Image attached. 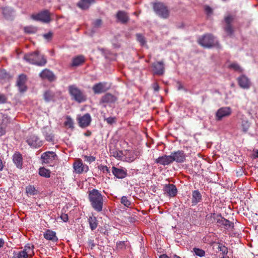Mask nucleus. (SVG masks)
Listing matches in <instances>:
<instances>
[{
	"label": "nucleus",
	"mask_w": 258,
	"mask_h": 258,
	"mask_svg": "<svg viewBox=\"0 0 258 258\" xmlns=\"http://www.w3.org/2000/svg\"><path fill=\"white\" fill-rule=\"evenodd\" d=\"M88 199L92 208L97 212L102 211L104 197L97 189L88 191Z\"/></svg>",
	"instance_id": "nucleus-1"
},
{
	"label": "nucleus",
	"mask_w": 258,
	"mask_h": 258,
	"mask_svg": "<svg viewBox=\"0 0 258 258\" xmlns=\"http://www.w3.org/2000/svg\"><path fill=\"white\" fill-rule=\"evenodd\" d=\"M206 219L208 222L218 223L226 229L234 228V223L222 217L221 215H216L215 213L207 215Z\"/></svg>",
	"instance_id": "nucleus-2"
},
{
	"label": "nucleus",
	"mask_w": 258,
	"mask_h": 258,
	"mask_svg": "<svg viewBox=\"0 0 258 258\" xmlns=\"http://www.w3.org/2000/svg\"><path fill=\"white\" fill-rule=\"evenodd\" d=\"M24 59L31 64L40 67L44 66L47 62L44 56L40 54L38 51L25 54Z\"/></svg>",
	"instance_id": "nucleus-3"
},
{
	"label": "nucleus",
	"mask_w": 258,
	"mask_h": 258,
	"mask_svg": "<svg viewBox=\"0 0 258 258\" xmlns=\"http://www.w3.org/2000/svg\"><path fill=\"white\" fill-rule=\"evenodd\" d=\"M153 9L155 13L163 19H167L169 16L170 12L167 7L162 3H154Z\"/></svg>",
	"instance_id": "nucleus-4"
},
{
	"label": "nucleus",
	"mask_w": 258,
	"mask_h": 258,
	"mask_svg": "<svg viewBox=\"0 0 258 258\" xmlns=\"http://www.w3.org/2000/svg\"><path fill=\"white\" fill-rule=\"evenodd\" d=\"M69 92L72 98L78 103H81L86 100V96L78 88L74 85L69 87Z\"/></svg>",
	"instance_id": "nucleus-5"
},
{
	"label": "nucleus",
	"mask_w": 258,
	"mask_h": 258,
	"mask_svg": "<svg viewBox=\"0 0 258 258\" xmlns=\"http://www.w3.org/2000/svg\"><path fill=\"white\" fill-rule=\"evenodd\" d=\"M198 43L205 48H210L218 44L214 36L210 34L204 35L200 38L198 39Z\"/></svg>",
	"instance_id": "nucleus-6"
},
{
	"label": "nucleus",
	"mask_w": 258,
	"mask_h": 258,
	"mask_svg": "<svg viewBox=\"0 0 258 258\" xmlns=\"http://www.w3.org/2000/svg\"><path fill=\"white\" fill-rule=\"evenodd\" d=\"M11 122V119L8 114L0 112V137L6 135L7 128Z\"/></svg>",
	"instance_id": "nucleus-7"
},
{
	"label": "nucleus",
	"mask_w": 258,
	"mask_h": 258,
	"mask_svg": "<svg viewBox=\"0 0 258 258\" xmlns=\"http://www.w3.org/2000/svg\"><path fill=\"white\" fill-rule=\"evenodd\" d=\"M31 19L37 21L48 23L50 21V15L48 10H45L36 14H32Z\"/></svg>",
	"instance_id": "nucleus-8"
},
{
	"label": "nucleus",
	"mask_w": 258,
	"mask_h": 258,
	"mask_svg": "<svg viewBox=\"0 0 258 258\" xmlns=\"http://www.w3.org/2000/svg\"><path fill=\"white\" fill-rule=\"evenodd\" d=\"M27 143L32 148H37L42 146V141L35 135H30L27 140Z\"/></svg>",
	"instance_id": "nucleus-9"
},
{
	"label": "nucleus",
	"mask_w": 258,
	"mask_h": 258,
	"mask_svg": "<svg viewBox=\"0 0 258 258\" xmlns=\"http://www.w3.org/2000/svg\"><path fill=\"white\" fill-rule=\"evenodd\" d=\"M75 171L77 174H81L83 172H87L89 170L87 165L84 164L81 159H78L73 164Z\"/></svg>",
	"instance_id": "nucleus-10"
},
{
	"label": "nucleus",
	"mask_w": 258,
	"mask_h": 258,
	"mask_svg": "<svg viewBox=\"0 0 258 258\" xmlns=\"http://www.w3.org/2000/svg\"><path fill=\"white\" fill-rule=\"evenodd\" d=\"M225 26L224 28V31L227 34L231 36L233 34L234 29L232 26L231 23L233 21L234 18L232 16H228L225 17Z\"/></svg>",
	"instance_id": "nucleus-11"
},
{
	"label": "nucleus",
	"mask_w": 258,
	"mask_h": 258,
	"mask_svg": "<svg viewBox=\"0 0 258 258\" xmlns=\"http://www.w3.org/2000/svg\"><path fill=\"white\" fill-rule=\"evenodd\" d=\"M78 120L79 126L82 128H85L90 124L91 117L89 113H87L84 115L78 117Z\"/></svg>",
	"instance_id": "nucleus-12"
},
{
	"label": "nucleus",
	"mask_w": 258,
	"mask_h": 258,
	"mask_svg": "<svg viewBox=\"0 0 258 258\" xmlns=\"http://www.w3.org/2000/svg\"><path fill=\"white\" fill-rule=\"evenodd\" d=\"M172 162L175 161L178 163H183L185 160V155L182 151H177L176 152L171 153Z\"/></svg>",
	"instance_id": "nucleus-13"
},
{
	"label": "nucleus",
	"mask_w": 258,
	"mask_h": 258,
	"mask_svg": "<svg viewBox=\"0 0 258 258\" xmlns=\"http://www.w3.org/2000/svg\"><path fill=\"white\" fill-rule=\"evenodd\" d=\"M164 194L170 197H174L177 195V189L176 186L173 184H165L163 187Z\"/></svg>",
	"instance_id": "nucleus-14"
},
{
	"label": "nucleus",
	"mask_w": 258,
	"mask_h": 258,
	"mask_svg": "<svg viewBox=\"0 0 258 258\" xmlns=\"http://www.w3.org/2000/svg\"><path fill=\"white\" fill-rule=\"evenodd\" d=\"M231 113V108L229 107H221L216 112V119L220 120L224 117L228 116Z\"/></svg>",
	"instance_id": "nucleus-15"
},
{
	"label": "nucleus",
	"mask_w": 258,
	"mask_h": 258,
	"mask_svg": "<svg viewBox=\"0 0 258 258\" xmlns=\"http://www.w3.org/2000/svg\"><path fill=\"white\" fill-rule=\"evenodd\" d=\"M112 174L117 178L122 179L127 176V170L125 169L118 168L113 166L112 168Z\"/></svg>",
	"instance_id": "nucleus-16"
},
{
	"label": "nucleus",
	"mask_w": 258,
	"mask_h": 258,
	"mask_svg": "<svg viewBox=\"0 0 258 258\" xmlns=\"http://www.w3.org/2000/svg\"><path fill=\"white\" fill-rule=\"evenodd\" d=\"M57 157L56 154L52 151H47L43 153L41 155V159L45 163H49L55 159Z\"/></svg>",
	"instance_id": "nucleus-17"
},
{
	"label": "nucleus",
	"mask_w": 258,
	"mask_h": 258,
	"mask_svg": "<svg viewBox=\"0 0 258 258\" xmlns=\"http://www.w3.org/2000/svg\"><path fill=\"white\" fill-rule=\"evenodd\" d=\"M107 83L105 82H100L95 84L92 88L93 91L95 94H100L107 91L108 88L106 86Z\"/></svg>",
	"instance_id": "nucleus-18"
},
{
	"label": "nucleus",
	"mask_w": 258,
	"mask_h": 258,
	"mask_svg": "<svg viewBox=\"0 0 258 258\" xmlns=\"http://www.w3.org/2000/svg\"><path fill=\"white\" fill-rule=\"evenodd\" d=\"M154 73L158 75H162L164 73V64L163 61H160L153 64Z\"/></svg>",
	"instance_id": "nucleus-19"
},
{
	"label": "nucleus",
	"mask_w": 258,
	"mask_h": 258,
	"mask_svg": "<svg viewBox=\"0 0 258 258\" xmlns=\"http://www.w3.org/2000/svg\"><path fill=\"white\" fill-rule=\"evenodd\" d=\"M39 76L43 79H47L50 82L55 79V77L52 72L48 69L43 70L40 74Z\"/></svg>",
	"instance_id": "nucleus-20"
},
{
	"label": "nucleus",
	"mask_w": 258,
	"mask_h": 258,
	"mask_svg": "<svg viewBox=\"0 0 258 258\" xmlns=\"http://www.w3.org/2000/svg\"><path fill=\"white\" fill-rule=\"evenodd\" d=\"M237 81L239 86L243 89H248L250 86V82L244 75L240 76L237 78Z\"/></svg>",
	"instance_id": "nucleus-21"
},
{
	"label": "nucleus",
	"mask_w": 258,
	"mask_h": 258,
	"mask_svg": "<svg viewBox=\"0 0 258 258\" xmlns=\"http://www.w3.org/2000/svg\"><path fill=\"white\" fill-rule=\"evenodd\" d=\"M13 161L16 166L19 169H22L23 159L22 155L19 152H16L13 156Z\"/></svg>",
	"instance_id": "nucleus-22"
},
{
	"label": "nucleus",
	"mask_w": 258,
	"mask_h": 258,
	"mask_svg": "<svg viewBox=\"0 0 258 258\" xmlns=\"http://www.w3.org/2000/svg\"><path fill=\"white\" fill-rule=\"evenodd\" d=\"M155 163L164 166L168 165L172 163L171 156L170 155H164L159 157L155 160Z\"/></svg>",
	"instance_id": "nucleus-23"
},
{
	"label": "nucleus",
	"mask_w": 258,
	"mask_h": 258,
	"mask_svg": "<svg viewBox=\"0 0 258 258\" xmlns=\"http://www.w3.org/2000/svg\"><path fill=\"white\" fill-rule=\"evenodd\" d=\"M117 20L122 24H126L129 21V17L126 12L123 11H119L116 14Z\"/></svg>",
	"instance_id": "nucleus-24"
},
{
	"label": "nucleus",
	"mask_w": 258,
	"mask_h": 258,
	"mask_svg": "<svg viewBox=\"0 0 258 258\" xmlns=\"http://www.w3.org/2000/svg\"><path fill=\"white\" fill-rule=\"evenodd\" d=\"M44 237L48 240L53 242H56L58 241V238L56 235L55 232L51 230H47L43 234Z\"/></svg>",
	"instance_id": "nucleus-25"
},
{
	"label": "nucleus",
	"mask_w": 258,
	"mask_h": 258,
	"mask_svg": "<svg viewBox=\"0 0 258 258\" xmlns=\"http://www.w3.org/2000/svg\"><path fill=\"white\" fill-rule=\"evenodd\" d=\"M117 100L115 96L110 93H107L103 96L100 102L105 103H111L115 102Z\"/></svg>",
	"instance_id": "nucleus-26"
},
{
	"label": "nucleus",
	"mask_w": 258,
	"mask_h": 258,
	"mask_svg": "<svg viewBox=\"0 0 258 258\" xmlns=\"http://www.w3.org/2000/svg\"><path fill=\"white\" fill-rule=\"evenodd\" d=\"M94 2V0H80L77 6L82 10H86L88 9L90 5Z\"/></svg>",
	"instance_id": "nucleus-27"
},
{
	"label": "nucleus",
	"mask_w": 258,
	"mask_h": 258,
	"mask_svg": "<svg viewBox=\"0 0 258 258\" xmlns=\"http://www.w3.org/2000/svg\"><path fill=\"white\" fill-rule=\"evenodd\" d=\"M202 200V195L198 190H194L192 192V204L196 205Z\"/></svg>",
	"instance_id": "nucleus-28"
},
{
	"label": "nucleus",
	"mask_w": 258,
	"mask_h": 258,
	"mask_svg": "<svg viewBox=\"0 0 258 258\" xmlns=\"http://www.w3.org/2000/svg\"><path fill=\"white\" fill-rule=\"evenodd\" d=\"M85 61V58L83 55H78L72 59V66L77 67L83 64Z\"/></svg>",
	"instance_id": "nucleus-29"
},
{
	"label": "nucleus",
	"mask_w": 258,
	"mask_h": 258,
	"mask_svg": "<svg viewBox=\"0 0 258 258\" xmlns=\"http://www.w3.org/2000/svg\"><path fill=\"white\" fill-rule=\"evenodd\" d=\"M34 245H31L29 244H27L25 246L24 249L20 251L21 252H24L26 253V257L28 258L29 256L32 257L33 255L34 254L33 249H34Z\"/></svg>",
	"instance_id": "nucleus-30"
},
{
	"label": "nucleus",
	"mask_w": 258,
	"mask_h": 258,
	"mask_svg": "<svg viewBox=\"0 0 258 258\" xmlns=\"http://www.w3.org/2000/svg\"><path fill=\"white\" fill-rule=\"evenodd\" d=\"M88 223L91 229L93 231L98 226V222L97 218L94 216H91L88 218Z\"/></svg>",
	"instance_id": "nucleus-31"
},
{
	"label": "nucleus",
	"mask_w": 258,
	"mask_h": 258,
	"mask_svg": "<svg viewBox=\"0 0 258 258\" xmlns=\"http://www.w3.org/2000/svg\"><path fill=\"white\" fill-rule=\"evenodd\" d=\"M43 134L47 141L49 142H53L54 136L50 130L44 128Z\"/></svg>",
	"instance_id": "nucleus-32"
},
{
	"label": "nucleus",
	"mask_w": 258,
	"mask_h": 258,
	"mask_svg": "<svg viewBox=\"0 0 258 258\" xmlns=\"http://www.w3.org/2000/svg\"><path fill=\"white\" fill-rule=\"evenodd\" d=\"M218 250L217 252L221 251L223 255H225L228 253V248L219 242H214Z\"/></svg>",
	"instance_id": "nucleus-33"
},
{
	"label": "nucleus",
	"mask_w": 258,
	"mask_h": 258,
	"mask_svg": "<svg viewBox=\"0 0 258 258\" xmlns=\"http://www.w3.org/2000/svg\"><path fill=\"white\" fill-rule=\"evenodd\" d=\"M54 96V93L49 90L45 91L43 94L44 99L46 102H50L53 100Z\"/></svg>",
	"instance_id": "nucleus-34"
},
{
	"label": "nucleus",
	"mask_w": 258,
	"mask_h": 258,
	"mask_svg": "<svg viewBox=\"0 0 258 258\" xmlns=\"http://www.w3.org/2000/svg\"><path fill=\"white\" fill-rule=\"evenodd\" d=\"M51 172L44 167H41L39 169V174L42 177L48 178L50 176Z\"/></svg>",
	"instance_id": "nucleus-35"
},
{
	"label": "nucleus",
	"mask_w": 258,
	"mask_h": 258,
	"mask_svg": "<svg viewBox=\"0 0 258 258\" xmlns=\"http://www.w3.org/2000/svg\"><path fill=\"white\" fill-rule=\"evenodd\" d=\"M26 190L27 194L30 195H35L37 194V190L36 189L35 187L33 185H28L26 187Z\"/></svg>",
	"instance_id": "nucleus-36"
},
{
	"label": "nucleus",
	"mask_w": 258,
	"mask_h": 258,
	"mask_svg": "<svg viewBox=\"0 0 258 258\" xmlns=\"http://www.w3.org/2000/svg\"><path fill=\"white\" fill-rule=\"evenodd\" d=\"M13 10L9 8H4L3 9V14L6 19H9L11 17Z\"/></svg>",
	"instance_id": "nucleus-37"
},
{
	"label": "nucleus",
	"mask_w": 258,
	"mask_h": 258,
	"mask_svg": "<svg viewBox=\"0 0 258 258\" xmlns=\"http://www.w3.org/2000/svg\"><path fill=\"white\" fill-rule=\"evenodd\" d=\"M137 41L141 44V45L143 46L146 44V38L144 36L140 33H137L136 35Z\"/></svg>",
	"instance_id": "nucleus-38"
},
{
	"label": "nucleus",
	"mask_w": 258,
	"mask_h": 258,
	"mask_svg": "<svg viewBox=\"0 0 258 258\" xmlns=\"http://www.w3.org/2000/svg\"><path fill=\"white\" fill-rule=\"evenodd\" d=\"M24 29L27 34H34L37 31V27L32 26L25 27Z\"/></svg>",
	"instance_id": "nucleus-39"
},
{
	"label": "nucleus",
	"mask_w": 258,
	"mask_h": 258,
	"mask_svg": "<svg viewBox=\"0 0 258 258\" xmlns=\"http://www.w3.org/2000/svg\"><path fill=\"white\" fill-rule=\"evenodd\" d=\"M110 153L113 157L118 159H121L123 156V153L121 151L112 150Z\"/></svg>",
	"instance_id": "nucleus-40"
},
{
	"label": "nucleus",
	"mask_w": 258,
	"mask_h": 258,
	"mask_svg": "<svg viewBox=\"0 0 258 258\" xmlns=\"http://www.w3.org/2000/svg\"><path fill=\"white\" fill-rule=\"evenodd\" d=\"M193 251L195 252V254L200 257H203L205 255V251L200 248L194 247L193 248Z\"/></svg>",
	"instance_id": "nucleus-41"
},
{
	"label": "nucleus",
	"mask_w": 258,
	"mask_h": 258,
	"mask_svg": "<svg viewBox=\"0 0 258 258\" xmlns=\"http://www.w3.org/2000/svg\"><path fill=\"white\" fill-rule=\"evenodd\" d=\"M26 81V76L23 74L20 75L18 79L17 85L25 84Z\"/></svg>",
	"instance_id": "nucleus-42"
},
{
	"label": "nucleus",
	"mask_w": 258,
	"mask_h": 258,
	"mask_svg": "<svg viewBox=\"0 0 258 258\" xmlns=\"http://www.w3.org/2000/svg\"><path fill=\"white\" fill-rule=\"evenodd\" d=\"M241 126L242 131L245 133L248 131L250 126V123L247 120H243L242 121Z\"/></svg>",
	"instance_id": "nucleus-43"
},
{
	"label": "nucleus",
	"mask_w": 258,
	"mask_h": 258,
	"mask_svg": "<svg viewBox=\"0 0 258 258\" xmlns=\"http://www.w3.org/2000/svg\"><path fill=\"white\" fill-rule=\"evenodd\" d=\"M10 258H27L26 253L21 251L14 252L13 256Z\"/></svg>",
	"instance_id": "nucleus-44"
},
{
	"label": "nucleus",
	"mask_w": 258,
	"mask_h": 258,
	"mask_svg": "<svg viewBox=\"0 0 258 258\" xmlns=\"http://www.w3.org/2000/svg\"><path fill=\"white\" fill-rule=\"evenodd\" d=\"M64 125L71 128H74V122L72 118L70 117L67 118V120L64 122Z\"/></svg>",
	"instance_id": "nucleus-45"
},
{
	"label": "nucleus",
	"mask_w": 258,
	"mask_h": 258,
	"mask_svg": "<svg viewBox=\"0 0 258 258\" xmlns=\"http://www.w3.org/2000/svg\"><path fill=\"white\" fill-rule=\"evenodd\" d=\"M121 203L127 207H128L131 205V202L127 200V197L125 196L121 198Z\"/></svg>",
	"instance_id": "nucleus-46"
},
{
	"label": "nucleus",
	"mask_w": 258,
	"mask_h": 258,
	"mask_svg": "<svg viewBox=\"0 0 258 258\" xmlns=\"http://www.w3.org/2000/svg\"><path fill=\"white\" fill-rule=\"evenodd\" d=\"M84 160L89 163L93 162L95 161L96 158L93 156L84 155L83 156Z\"/></svg>",
	"instance_id": "nucleus-47"
},
{
	"label": "nucleus",
	"mask_w": 258,
	"mask_h": 258,
	"mask_svg": "<svg viewBox=\"0 0 258 258\" xmlns=\"http://www.w3.org/2000/svg\"><path fill=\"white\" fill-rule=\"evenodd\" d=\"M52 36L53 33L52 32H49L48 33L43 35V37L48 41L52 39Z\"/></svg>",
	"instance_id": "nucleus-48"
},
{
	"label": "nucleus",
	"mask_w": 258,
	"mask_h": 258,
	"mask_svg": "<svg viewBox=\"0 0 258 258\" xmlns=\"http://www.w3.org/2000/svg\"><path fill=\"white\" fill-rule=\"evenodd\" d=\"M108 124H112L115 122L116 121V118L115 117H109L106 118H105L104 119Z\"/></svg>",
	"instance_id": "nucleus-49"
},
{
	"label": "nucleus",
	"mask_w": 258,
	"mask_h": 258,
	"mask_svg": "<svg viewBox=\"0 0 258 258\" xmlns=\"http://www.w3.org/2000/svg\"><path fill=\"white\" fill-rule=\"evenodd\" d=\"M116 246L118 248L123 249L125 247V241H119L116 243Z\"/></svg>",
	"instance_id": "nucleus-50"
},
{
	"label": "nucleus",
	"mask_w": 258,
	"mask_h": 258,
	"mask_svg": "<svg viewBox=\"0 0 258 258\" xmlns=\"http://www.w3.org/2000/svg\"><path fill=\"white\" fill-rule=\"evenodd\" d=\"M229 67L232 69H233L235 71H240V66L236 63H233L231 64L229 66Z\"/></svg>",
	"instance_id": "nucleus-51"
},
{
	"label": "nucleus",
	"mask_w": 258,
	"mask_h": 258,
	"mask_svg": "<svg viewBox=\"0 0 258 258\" xmlns=\"http://www.w3.org/2000/svg\"><path fill=\"white\" fill-rule=\"evenodd\" d=\"M99 168L104 173H109L110 172L109 168L106 166L101 165Z\"/></svg>",
	"instance_id": "nucleus-52"
},
{
	"label": "nucleus",
	"mask_w": 258,
	"mask_h": 258,
	"mask_svg": "<svg viewBox=\"0 0 258 258\" xmlns=\"http://www.w3.org/2000/svg\"><path fill=\"white\" fill-rule=\"evenodd\" d=\"M7 98L5 95L0 93V104H4L7 102Z\"/></svg>",
	"instance_id": "nucleus-53"
},
{
	"label": "nucleus",
	"mask_w": 258,
	"mask_h": 258,
	"mask_svg": "<svg viewBox=\"0 0 258 258\" xmlns=\"http://www.w3.org/2000/svg\"><path fill=\"white\" fill-rule=\"evenodd\" d=\"M60 218L64 222L68 221L69 217L68 214H67L62 213L60 216Z\"/></svg>",
	"instance_id": "nucleus-54"
},
{
	"label": "nucleus",
	"mask_w": 258,
	"mask_h": 258,
	"mask_svg": "<svg viewBox=\"0 0 258 258\" xmlns=\"http://www.w3.org/2000/svg\"><path fill=\"white\" fill-rule=\"evenodd\" d=\"M101 24L102 21L101 19H97L93 23L94 26L95 27H99Z\"/></svg>",
	"instance_id": "nucleus-55"
},
{
	"label": "nucleus",
	"mask_w": 258,
	"mask_h": 258,
	"mask_svg": "<svg viewBox=\"0 0 258 258\" xmlns=\"http://www.w3.org/2000/svg\"><path fill=\"white\" fill-rule=\"evenodd\" d=\"M17 86H18L20 92H25L27 89V88L26 86L25 85V84L17 85Z\"/></svg>",
	"instance_id": "nucleus-56"
},
{
	"label": "nucleus",
	"mask_w": 258,
	"mask_h": 258,
	"mask_svg": "<svg viewBox=\"0 0 258 258\" xmlns=\"http://www.w3.org/2000/svg\"><path fill=\"white\" fill-rule=\"evenodd\" d=\"M152 88L155 92H158L160 89V87L157 82H155L152 84Z\"/></svg>",
	"instance_id": "nucleus-57"
},
{
	"label": "nucleus",
	"mask_w": 258,
	"mask_h": 258,
	"mask_svg": "<svg viewBox=\"0 0 258 258\" xmlns=\"http://www.w3.org/2000/svg\"><path fill=\"white\" fill-rule=\"evenodd\" d=\"M205 11L207 14H211L212 12V9L209 6H206L205 7Z\"/></svg>",
	"instance_id": "nucleus-58"
},
{
	"label": "nucleus",
	"mask_w": 258,
	"mask_h": 258,
	"mask_svg": "<svg viewBox=\"0 0 258 258\" xmlns=\"http://www.w3.org/2000/svg\"><path fill=\"white\" fill-rule=\"evenodd\" d=\"M177 87L178 90H181L183 89V86L180 82H177Z\"/></svg>",
	"instance_id": "nucleus-59"
},
{
	"label": "nucleus",
	"mask_w": 258,
	"mask_h": 258,
	"mask_svg": "<svg viewBox=\"0 0 258 258\" xmlns=\"http://www.w3.org/2000/svg\"><path fill=\"white\" fill-rule=\"evenodd\" d=\"M4 244V241L3 239L0 238V248L2 247Z\"/></svg>",
	"instance_id": "nucleus-60"
},
{
	"label": "nucleus",
	"mask_w": 258,
	"mask_h": 258,
	"mask_svg": "<svg viewBox=\"0 0 258 258\" xmlns=\"http://www.w3.org/2000/svg\"><path fill=\"white\" fill-rule=\"evenodd\" d=\"M91 135V132H90V131H87V132H86V133L84 134V135H85V136H87V137L90 136Z\"/></svg>",
	"instance_id": "nucleus-61"
},
{
	"label": "nucleus",
	"mask_w": 258,
	"mask_h": 258,
	"mask_svg": "<svg viewBox=\"0 0 258 258\" xmlns=\"http://www.w3.org/2000/svg\"><path fill=\"white\" fill-rule=\"evenodd\" d=\"M159 258H169L166 254H162L160 256Z\"/></svg>",
	"instance_id": "nucleus-62"
},
{
	"label": "nucleus",
	"mask_w": 258,
	"mask_h": 258,
	"mask_svg": "<svg viewBox=\"0 0 258 258\" xmlns=\"http://www.w3.org/2000/svg\"><path fill=\"white\" fill-rule=\"evenodd\" d=\"M173 258H181V257L180 256H179L176 255H174L173 256Z\"/></svg>",
	"instance_id": "nucleus-63"
},
{
	"label": "nucleus",
	"mask_w": 258,
	"mask_h": 258,
	"mask_svg": "<svg viewBox=\"0 0 258 258\" xmlns=\"http://www.w3.org/2000/svg\"><path fill=\"white\" fill-rule=\"evenodd\" d=\"M255 156L256 157L258 158V150L256 151Z\"/></svg>",
	"instance_id": "nucleus-64"
}]
</instances>
